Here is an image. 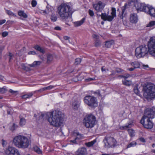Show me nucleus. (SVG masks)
Segmentation results:
<instances>
[{"label": "nucleus", "instance_id": "obj_1", "mask_svg": "<svg viewBox=\"0 0 155 155\" xmlns=\"http://www.w3.org/2000/svg\"><path fill=\"white\" fill-rule=\"evenodd\" d=\"M105 4L101 1L97 2L95 4L93 5L94 8L97 11V15L99 16H101L102 19L104 21H110L114 18L116 17V10L114 8H112L111 9V15H108L106 13H101L99 14V12H101L104 9Z\"/></svg>", "mask_w": 155, "mask_h": 155}, {"label": "nucleus", "instance_id": "obj_2", "mask_svg": "<svg viewBox=\"0 0 155 155\" xmlns=\"http://www.w3.org/2000/svg\"><path fill=\"white\" fill-rule=\"evenodd\" d=\"M47 115L48 117V121L52 125L59 127L63 124V115L61 111L55 110L51 112L48 113Z\"/></svg>", "mask_w": 155, "mask_h": 155}, {"label": "nucleus", "instance_id": "obj_3", "mask_svg": "<svg viewBox=\"0 0 155 155\" xmlns=\"http://www.w3.org/2000/svg\"><path fill=\"white\" fill-rule=\"evenodd\" d=\"M58 12L61 19L66 20L72 14L71 6L66 3L61 4L58 8Z\"/></svg>", "mask_w": 155, "mask_h": 155}, {"label": "nucleus", "instance_id": "obj_4", "mask_svg": "<svg viewBox=\"0 0 155 155\" xmlns=\"http://www.w3.org/2000/svg\"><path fill=\"white\" fill-rule=\"evenodd\" d=\"M13 143L17 147L25 149L28 147L30 141L27 137L19 135L14 138Z\"/></svg>", "mask_w": 155, "mask_h": 155}, {"label": "nucleus", "instance_id": "obj_5", "mask_svg": "<svg viewBox=\"0 0 155 155\" xmlns=\"http://www.w3.org/2000/svg\"><path fill=\"white\" fill-rule=\"evenodd\" d=\"M143 90V95L147 100L152 99L155 97V89L153 85L151 84H147L144 86Z\"/></svg>", "mask_w": 155, "mask_h": 155}, {"label": "nucleus", "instance_id": "obj_6", "mask_svg": "<svg viewBox=\"0 0 155 155\" xmlns=\"http://www.w3.org/2000/svg\"><path fill=\"white\" fill-rule=\"evenodd\" d=\"M85 125L87 128H92L96 123V118L92 114L86 115L84 118Z\"/></svg>", "mask_w": 155, "mask_h": 155}, {"label": "nucleus", "instance_id": "obj_7", "mask_svg": "<svg viewBox=\"0 0 155 155\" xmlns=\"http://www.w3.org/2000/svg\"><path fill=\"white\" fill-rule=\"evenodd\" d=\"M105 147L107 148H114L117 145V142L116 139L113 137L106 136L103 140Z\"/></svg>", "mask_w": 155, "mask_h": 155}, {"label": "nucleus", "instance_id": "obj_8", "mask_svg": "<svg viewBox=\"0 0 155 155\" xmlns=\"http://www.w3.org/2000/svg\"><path fill=\"white\" fill-rule=\"evenodd\" d=\"M135 56L138 58L143 57L148 53V48L145 46H140L135 50Z\"/></svg>", "mask_w": 155, "mask_h": 155}, {"label": "nucleus", "instance_id": "obj_9", "mask_svg": "<svg viewBox=\"0 0 155 155\" xmlns=\"http://www.w3.org/2000/svg\"><path fill=\"white\" fill-rule=\"evenodd\" d=\"M84 102L89 106L94 108L97 106L96 98L91 96H87L84 98Z\"/></svg>", "mask_w": 155, "mask_h": 155}, {"label": "nucleus", "instance_id": "obj_10", "mask_svg": "<svg viewBox=\"0 0 155 155\" xmlns=\"http://www.w3.org/2000/svg\"><path fill=\"white\" fill-rule=\"evenodd\" d=\"M148 53L155 57V37H151L148 41Z\"/></svg>", "mask_w": 155, "mask_h": 155}, {"label": "nucleus", "instance_id": "obj_11", "mask_svg": "<svg viewBox=\"0 0 155 155\" xmlns=\"http://www.w3.org/2000/svg\"><path fill=\"white\" fill-rule=\"evenodd\" d=\"M143 117L150 119L155 117V108L152 107L147 108L145 110L144 114Z\"/></svg>", "mask_w": 155, "mask_h": 155}, {"label": "nucleus", "instance_id": "obj_12", "mask_svg": "<svg viewBox=\"0 0 155 155\" xmlns=\"http://www.w3.org/2000/svg\"><path fill=\"white\" fill-rule=\"evenodd\" d=\"M140 121L144 127L146 129H151L153 127V123L150 119L142 117Z\"/></svg>", "mask_w": 155, "mask_h": 155}, {"label": "nucleus", "instance_id": "obj_13", "mask_svg": "<svg viewBox=\"0 0 155 155\" xmlns=\"http://www.w3.org/2000/svg\"><path fill=\"white\" fill-rule=\"evenodd\" d=\"M5 153L7 155H20L18 150L15 148L9 146L6 149Z\"/></svg>", "mask_w": 155, "mask_h": 155}, {"label": "nucleus", "instance_id": "obj_14", "mask_svg": "<svg viewBox=\"0 0 155 155\" xmlns=\"http://www.w3.org/2000/svg\"><path fill=\"white\" fill-rule=\"evenodd\" d=\"M135 6L138 11H142L145 12L147 9H148V6L144 3H137L135 4Z\"/></svg>", "mask_w": 155, "mask_h": 155}, {"label": "nucleus", "instance_id": "obj_15", "mask_svg": "<svg viewBox=\"0 0 155 155\" xmlns=\"http://www.w3.org/2000/svg\"><path fill=\"white\" fill-rule=\"evenodd\" d=\"M147 9L145 13L151 17H155V8L152 7L148 6V9Z\"/></svg>", "mask_w": 155, "mask_h": 155}, {"label": "nucleus", "instance_id": "obj_16", "mask_svg": "<svg viewBox=\"0 0 155 155\" xmlns=\"http://www.w3.org/2000/svg\"><path fill=\"white\" fill-rule=\"evenodd\" d=\"M87 150L85 147H81L79 148L76 152V155H86Z\"/></svg>", "mask_w": 155, "mask_h": 155}, {"label": "nucleus", "instance_id": "obj_17", "mask_svg": "<svg viewBox=\"0 0 155 155\" xmlns=\"http://www.w3.org/2000/svg\"><path fill=\"white\" fill-rule=\"evenodd\" d=\"M130 20L132 23H136L138 20V17L137 14L134 13L131 14L130 15Z\"/></svg>", "mask_w": 155, "mask_h": 155}, {"label": "nucleus", "instance_id": "obj_18", "mask_svg": "<svg viewBox=\"0 0 155 155\" xmlns=\"http://www.w3.org/2000/svg\"><path fill=\"white\" fill-rule=\"evenodd\" d=\"M126 6V5H125L122 7L121 12L119 14V16L121 19H123L126 15V12H125Z\"/></svg>", "mask_w": 155, "mask_h": 155}, {"label": "nucleus", "instance_id": "obj_19", "mask_svg": "<svg viewBox=\"0 0 155 155\" xmlns=\"http://www.w3.org/2000/svg\"><path fill=\"white\" fill-rule=\"evenodd\" d=\"M85 21V18H83L81 20L75 21L73 22L75 27H78L82 25Z\"/></svg>", "mask_w": 155, "mask_h": 155}, {"label": "nucleus", "instance_id": "obj_20", "mask_svg": "<svg viewBox=\"0 0 155 155\" xmlns=\"http://www.w3.org/2000/svg\"><path fill=\"white\" fill-rule=\"evenodd\" d=\"M80 104V101L79 100L75 101L72 104L73 108L75 110L77 109L79 107Z\"/></svg>", "mask_w": 155, "mask_h": 155}, {"label": "nucleus", "instance_id": "obj_21", "mask_svg": "<svg viewBox=\"0 0 155 155\" xmlns=\"http://www.w3.org/2000/svg\"><path fill=\"white\" fill-rule=\"evenodd\" d=\"M74 135L75 136H76L75 140H80L83 139L84 136L83 134H80L79 132H77L74 133Z\"/></svg>", "mask_w": 155, "mask_h": 155}, {"label": "nucleus", "instance_id": "obj_22", "mask_svg": "<svg viewBox=\"0 0 155 155\" xmlns=\"http://www.w3.org/2000/svg\"><path fill=\"white\" fill-rule=\"evenodd\" d=\"M97 142L96 139H94L91 142L86 143L85 145L88 147H90L93 146V145Z\"/></svg>", "mask_w": 155, "mask_h": 155}, {"label": "nucleus", "instance_id": "obj_23", "mask_svg": "<svg viewBox=\"0 0 155 155\" xmlns=\"http://www.w3.org/2000/svg\"><path fill=\"white\" fill-rule=\"evenodd\" d=\"M34 48L37 50V51H40L41 53L44 54L45 53V50L41 48L40 46L38 45H36L34 47Z\"/></svg>", "mask_w": 155, "mask_h": 155}, {"label": "nucleus", "instance_id": "obj_24", "mask_svg": "<svg viewBox=\"0 0 155 155\" xmlns=\"http://www.w3.org/2000/svg\"><path fill=\"white\" fill-rule=\"evenodd\" d=\"M131 66L135 69L140 68V64L138 61H134L130 63Z\"/></svg>", "mask_w": 155, "mask_h": 155}, {"label": "nucleus", "instance_id": "obj_25", "mask_svg": "<svg viewBox=\"0 0 155 155\" xmlns=\"http://www.w3.org/2000/svg\"><path fill=\"white\" fill-rule=\"evenodd\" d=\"M133 125V122H130L127 125H126L124 126L121 127L120 128L121 130L127 129L129 128H130Z\"/></svg>", "mask_w": 155, "mask_h": 155}, {"label": "nucleus", "instance_id": "obj_26", "mask_svg": "<svg viewBox=\"0 0 155 155\" xmlns=\"http://www.w3.org/2000/svg\"><path fill=\"white\" fill-rule=\"evenodd\" d=\"M41 63V62L39 61H35L32 64H29V66L31 67H34L37 66L39 65Z\"/></svg>", "mask_w": 155, "mask_h": 155}, {"label": "nucleus", "instance_id": "obj_27", "mask_svg": "<svg viewBox=\"0 0 155 155\" xmlns=\"http://www.w3.org/2000/svg\"><path fill=\"white\" fill-rule=\"evenodd\" d=\"M18 14L19 16L24 18H26L28 17L27 15L23 11H20L18 12Z\"/></svg>", "mask_w": 155, "mask_h": 155}, {"label": "nucleus", "instance_id": "obj_28", "mask_svg": "<svg viewBox=\"0 0 155 155\" xmlns=\"http://www.w3.org/2000/svg\"><path fill=\"white\" fill-rule=\"evenodd\" d=\"M114 43V41L112 40L110 41H106L105 44V46L107 48H109L110 47L111 45Z\"/></svg>", "mask_w": 155, "mask_h": 155}, {"label": "nucleus", "instance_id": "obj_29", "mask_svg": "<svg viewBox=\"0 0 155 155\" xmlns=\"http://www.w3.org/2000/svg\"><path fill=\"white\" fill-rule=\"evenodd\" d=\"M33 94L32 92H31L28 93L27 94H26L24 95L21 96V97L22 98L26 99L28 98H29L31 97L33 95Z\"/></svg>", "mask_w": 155, "mask_h": 155}, {"label": "nucleus", "instance_id": "obj_30", "mask_svg": "<svg viewBox=\"0 0 155 155\" xmlns=\"http://www.w3.org/2000/svg\"><path fill=\"white\" fill-rule=\"evenodd\" d=\"M53 59V57L51 54H49L47 56V62L49 63L51 62Z\"/></svg>", "mask_w": 155, "mask_h": 155}, {"label": "nucleus", "instance_id": "obj_31", "mask_svg": "<svg viewBox=\"0 0 155 155\" xmlns=\"http://www.w3.org/2000/svg\"><path fill=\"white\" fill-rule=\"evenodd\" d=\"M123 83L125 85L130 86L131 84V81H128L124 79L123 80Z\"/></svg>", "mask_w": 155, "mask_h": 155}, {"label": "nucleus", "instance_id": "obj_32", "mask_svg": "<svg viewBox=\"0 0 155 155\" xmlns=\"http://www.w3.org/2000/svg\"><path fill=\"white\" fill-rule=\"evenodd\" d=\"M54 86L50 85V86L44 87L42 89H41L39 90V91H44L48 90H50L53 88L54 87Z\"/></svg>", "mask_w": 155, "mask_h": 155}, {"label": "nucleus", "instance_id": "obj_33", "mask_svg": "<svg viewBox=\"0 0 155 155\" xmlns=\"http://www.w3.org/2000/svg\"><path fill=\"white\" fill-rule=\"evenodd\" d=\"M137 145L136 142L134 141L130 143L129 144L127 145V148H129L131 147H133Z\"/></svg>", "mask_w": 155, "mask_h": 155}, {"label": "nucleus", "instance_id": "obj_34", "mask_svg": "<svg viewBox=\"0 0 155 155\" xmlns=\"http://www.w3.org/2000/svg\"><path fill=\"white\" fill-rule=\"evenodd\" d=\"M34 150L35 152L38 153L39 154H41L42 153V151L41 149L37 146L34 147Z\"/></svg>", "mask_w": 155, "mask_h": 155}, {"label": "nucleus", "instance_id": "obj_35", "mask_svg": "<svg viewBox=\"0 0 155 155\" xmlns=\"http://www.w3.org/2000/svg\"><path fill=\"white\" fill-rule=\"evenodd\" d=\"M155 25V21H152L150 22L146 25L147 27H152Z\"/></svg>", "mask_w": 155, "mask_h": 155}, {"label": "nucleus", "instance_id": "obj_36", "mask_svg": "<svg viewBox=\"0 0 155 155\" xmlns=\"http://www.w3.org/2000/svg\"><path fill=\"white\" fill-rule=\"evenodd\" d=\"M26 123L25 119L24 118H21L20 120L19 124L21 126L24 125Z\"/></svg>", "mask_w": 155, "mask_h": 155}, {"label": "nucleus", "instance_id": "obj_37", "mask_svg": "<svg viewBox=\"0 0 155 155\" xmlns=\"http://www.w3.org/2000/svg\"><path fill=\"white\" fill-rule=\"evenodd\" d=\"M6 13L10 16L13 17H15L16 16V15L14 13L10 10H6Z\"/></svg>", "mask_w": 155, "mask_h": 155}, {"label": "nucleus", "instance_id": "obj_38", "mask_svg": "<svg viewBox=\"0 0 155 155\" xmlns=\"http://www.w3.org/2000/svg\"><path fill=\"white\" fill-rule=\"evenodd\" d=\"M18 127V126L15 123H13L10 129L11 130L13 131Z\"/></svg>", "mask_w": 155, "mask_h": 155}, {"label": "nucleus", "instance_id": "obj_39", "mask_svg": "<svg viewBox=\"0 0 155 155\" xmlns=\"http://www.w3.org/2000/svg\"><path fill=\"white\" fill-rule=\"evenodd\" d=\"M51 19L53 22L56 21L57 19L56 15L52 14L51 16Z\"/></svg>", "mask_w": 155, "mask_h": 155}, {"label": "nucleus", "instance_id": "obj_40", "mask_svg": "<svg viewBox=\"0 0 155 155\" xmlns=\"http://www.w3.org/2000/svg\"><path fill=\"white\" fill-rule=\"evenodd\" d=\"M134 93L137 94V95L140 96V93L139 92L138 90L137 87V86H135L134 87Z\"/></svg>", "mask_w": 155, "mask_h": 155}, {"label": "nucleus", "instance_id": "obj_41", "mask_svg": "<svg viewBox=\"0 0 155 155\" xmlns=\"http://www.w3.org/2000/svg\"><path fill=\"white\" fill-rule=\"evenodd\" d=\"M129 134L131 137H134V130L132 129H130L128 130Z\"/></svg>", "mask_w": 155, "mask_h": 155}, {"label": "nucleus", "instance_id": "obj_42", "mask_svg": "<svg viewBox=\"0 0 155 155\" xmlns=\"http://www.w3.org/2000/svg\"><path fill=\"white\" fill-rule=\"evenodd\" d=\"M6 91V87H5L0 88V93L1 94H4L5 93Z\"/></svg>", "mask_w": 155, "mask_h": 155}, {"label": "nucleus", "instance_id": "obj_43", "mask_svg": "<svg viewBox=\"0 0 155 155\" xmlns=\"http://www.w3.org/2000/svg\"><path fill=\"white\" fill-rule=\"evenodd\" d=\"M122 78H124L125 79L131 76L129 74H127L124 75H122L120 76Z\"/></svg>", "mask_w": 155, "mask_h": 155}, {"label": "nucleus", "instance_id": "obj_44", "mask_svg": "<svg viewBox=\"0 0 155 155\" xmlns=\"http://www.w3.org/2000/svg\"><path fill=\"white\" fill-rule=\"evenodd\" d=\"M49 11L48 9H46L44 10H41V13L43 15H45L49 13Z\"/></svg>", "mask_w": 155, "mask_h": 155}, {"label": "nucleus", "instance_id": "obj_45", "mask_svg": "<svg viewBox=\"0 0 155 155\" xmlns=\"http://www.w3.org/2000/svg\"><path fill=\"white\" fill-rule=\"evenodd\" d=\"M101 44V41L99 40L98 39L95 40V45L96 47L99 46Z\"/></svg>", "mask_w": 155, "mask_h": 155}, {"label": "nucleus", "instance_id": "obj_46", "mask_svg": "<svg viewBox=\"0 0 155 155\" xmlns=\"http://www.w3.org/2000/svg\"><path fill=\"white\" fill-rule=\"evenodd\" d=\"M81 61V59L80 58H77L75 59V64L77 65L79 64Z\"/></svg>", "mask_w": 155, "mask_h": 155}, {"label": "nucleus", "instance_id": "obj_47", "mask_svg": "<svg viewBox=\"0 0 155 155\" xmlns=\"http://www.w3.org/2000/svg\"><path fill=\"white\" fill-rule=\"evenodd\" d=\"M31 5L33 7H35L37 5V2L35 0H33L31 2Z\"/></svg>", "mask_w": 155, "mask_h": 155}, {"label": "nucleus", "instance_id": "obj_48", "mask_svg": "<svg viewBox=\"0 0 155 155\" xmlns=\"http://www.w3.org/2000/svg\"><path fill=\"white\" fill-rule=\"evenodd\" d=\"M9 91V92L12 93L13 94L16 95L17 94L18 91H14L12 89H10Z\"/></svg>", "mask_w": 155, "mask_h": 155}, {"label": "nucleus", "instance_id": "obj_49", "mask_svg": "<svg viewBox=\"0 0 155 155\" xmlns=\"http://www.w3.org/2000/svg\"><path fill=\"white\" fill-rule=\"evenodd\" d=\"M88 12L89 15L91 16H93L94 15V14L93 11L91 9H89L88 11Z\"/></svg>", "mask_w": 155, "mask_h": 155}, {"label": "nucleus", "instance_id": "obj_50", "mask_svg": "<svg viewBox=\"0 0 155 155\" xmlns=\"http://www.w3.org/2000/svg\"><path fill=\"white\" fill-rule=\"evenodd\" d=\"M8 33L7 31H5L2 33V35L3 37H5L8 35Z\"/></svg>", "mask_w": 155, "mask_h": 155}, {"label": "nucleus", "instance_id": "obj_51", "mask_svg": "<svg viewBox=\"0 0 155 155\" xmlns=\"http://www.w3.org/2000/svg\"><path fill=\"white\" fill-rule=\"evenodd\" d=\"M2 143L3 146L4 147L6 145V142L5 141L2 139Z\"/></svg>", "mask_w": 155, "mask_h": 155}, {"label": "nucleus", "instance_id": "obj_52", "mask_svg": "<svg viewBox=\"0 0 155 155\" xmlns=\"http://www.w3.org/2000/svg\"><path fill=\"white\" fill-rule=\"evenodd\" d=\"M101 71L102 72L106 71H108V69L107 68L106 69L104 68V67H102L101 68Z\"/></svg>", "mask_w": 155, "mask_h": 155}, {"label": "nucleus", "instance_id": "obj_53", "mask_svg": "<svg viewBox=\"0 0 155 155\" xmlns=\"http://www.w3.org/2000/svg\"><path fill=\"white\" fill-rule=\"evenodd\" d=\"M95 79V78H90L86 79L85 80L86 81L88 82L94 80Z\"/></svg>", "mask_w": 155, "mask_h": 155}, {"label": "nucleus", "instance_id": "obj_54", "mask_svg": "<svg viewBox=\"0 0 155 155\" xmlns=\"http://www.w3.org/2000/svg\"><path fill=\"white\" fill-rule=\"evenodd\" d=\"M28 54L35 55L36 54V53L34 51H30L28 52Z\"/></svg>", "mask_w": 155, "mask_h": 155}, {"label": "nucleus", "instance_id": "obj_55", "mask_svg": "<svg viewBox=\"0 0 155 155\" xmlns=\"http://www.w3.org/2000/svg\"><path fill=\"white\" fill-rule=\"evenodd\" d=\"M6 20L5 19L1 20H0V25H2V24L6 22Z\"/></svg>", "mask_w": 155, "mask_h": 155}, {"label": "nucleus", "instance_id": "obj_56", "mask_svg": "<svg viewBox=\"0 0 155 155\" xmlns=\"http://www.w3.org/2000/svg\"><path fill=\"white\" fill-rule=\"evenodd\" d=\"M92 37L96 39V40L98 39V36L97 35L93 34L92 35Z\"/></svg>", "mask_w": 155, "mask_h": 155}, {"label": "nucleus", "instance_id": "obj_57", "mask_svg": "<svg viewBox=\"0 0 155 155\" xmlns=\"http://www.w3.org/2000/svg\"><path fill=\"white\" fill-rule=\"evenodd\" d=\"M21 67L22 68L23 70L25 69L26 68V66H25L24 64H21Z\"/></svg>", "mask_w": 155, "mask_h": 155}, {"label": "nucleus", "instance_id": "obj_58", "mask_svg": "<svg viewBox=\"0 0 155 155\" xmlns=\"http://www.w3.org/2000/svg\"><path fill=\"white\" fill-rule=\"evenodd\" d=\"M54 29L57 30H61V28L59 26H56L54 28Z\"/></svg>", "mask_w": 155, "mask_h": 155}, {"label": "nucleus", "instance_id": "obj_59", "mask_svg": "<svg viewBox=\"0 0 155 155\" xmlns=\"http://www.w3.org/2000/svg\"><path fill=\"white\" fill-rule=\"evenodd\" d=\"M140 140L143 143H144L146 142L145 140V139L143 137H141L140 139Z\"/></svg>", "mask_w": 155, "mask_h": 155}, {"label": "nucleus", "instance_id": "obj_60", "mask_svg": "<svg viewBox=\"0 0 155 155\" xmlns=\"http://www.w3.org/2000/svg\"><path fill=\"white\" fill-rule=\"evenodd\" d=\"M76 140H75H75H71L70 142H72L73 143H75V144L77 143V142L76 141Z\"/></svg>", "mask_w": 155, "mask_h": 155}, {"label": "nucleus", "instance_id": "obj_61", "mask_svg": "<svg viewBox=\"0 0 155 155\" xmlns=\"http://www.w3.org/2000/svg\"><path fill=\"white\" fill-rule=\"evenodd\" d=\"M69 38H70L68 36H64V38L65 40H68Z\"/></svg>", "mask_w": 155, "mask_h": 155}, {"label": "nucleus", "instance_id": "obj_62", "mask_svg": "<svg viewBox=\"0 0 155 155\" xmlns=\"http://www.w3.org/2000/svg\"><path fill=\"white\" fill-rule=\"evenodd\" d=\"M135 68H129L128 69V70H129L130 71H132L134 70Z\"/></svg>", "mask_w": 155, "mask_h": 155}, {"label": "nucleus", "instance_id": "obj_63", "mask_svg": "<svg viewBox=\"0 0 155 155\" xmlns=\"http://www.w3.org/2000/svg\"><path fill=\"white\" fill-rule=\"evenodd\" d=\"M116 71L117 72H121V69L120 68L117 69L116 70Z\"/></svg>", "mask_w": 155, "mask_h": 155}, {"label": "nucleus", "instance_id": "obj_64", "mask_svg": "<svg viewBox=\"0 0 155 155\" xmlns=\"http://www.w3.org/2000/svg\"><path fill=\"white\" fill-rule=\"evenodd\" d=\"M95 93H97L98 94V95L100 96H101V94H100V92L99 91H97V92Z\"/></svg>", "mask_w": 155, "mask_h": 155}]
</instances>
